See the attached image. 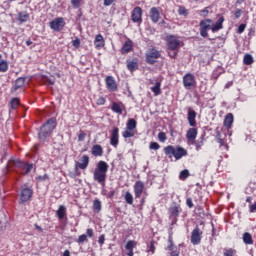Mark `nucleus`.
<instances>
[{"label": "nucleus", "mask_w": 256, "mask_h": 256, "mask_svg": "<svg viewBox=\"0 0 256 256\" xmlns=\"http://www.w3.org/2000/svg\"><path fill=\"white\" fill-rule=\"evenodd\" d=\"M109 172V164L103 160H100L96 168L93 172V179L98 183V185H101L102 187H105V183H107V173Z\"/></svg>", "instance_id": "nucleus-2"}, {"label": "nucleus", "mask_w": 256, "mask_h": 256, "mask_svg": "<svg viewBox=\"0 0 256 256\" xmlns=\"http://www.w3.org/2000/svg\"><path fill=\"white\" fill-rule=\"evenodd\" d=\"M65 27V20L62 17L55 18L50 22V29L53 31H61Z\"/></svg>", "instance_id": "nucleus-15"}, {"label": "nucleus", "mask_w": 256, "mask_h": 256, "mask_svg": "<svg viewBox=\"0 0 256 256\" xmlns=\"http://www.w3.org/2000/svg\"><path fill=\"white\" fill-rule=\"evenodd\" d=\"M86 134L83 131H80L78 135V141H85Z\"/></svg>", "instance_id": "nucleus-62"}, {"label": "nucleus", "mask_w": 256, "mask_h": 256, "mask_svg": "<svg viewBox=\"0 0 256 256\" xmlns=\"http://www.w3.org/2000/svg\"><path fill=\"white\" fill-rule=\"evenodd\" d=\"M20 104H21V100L19 98H12L10 102L11 109L13 110L17 109V107H19Z\"/></svg>", "instance_id": "nucleus-43"}, {"label": "nucleus", "mask_w": 256, "mask_h": 256, "mask_svg": "<svg viewBox=\"0 0 256 256\" xmlns=\"http://www.w3.org/2000/svg\"><path fill=\"white\" fill-rule=\"evenodd\" d=\"M123 103H117V102H112L111 109L113 113H117L118 115H123Z\"/></svg>", "instance_id": "nucleus-28"}, {"label": "nucleus", "mask_w": 256, "mask_h": 256, "mask_svg": "<svg viewBox=\"0 0 256 256\" xmlns=\"http://www.w3.org/2000/svg\"><path fill=\"white\" fill-rule=\"evenodd\" d=\"M182 83L185 89H193L197 87V80L192 73H186L183 76Z\"/></svg>", "instance_id": "nucleus-8"}, {"label": "nucleus", "mask_w": 256, "mask_h": 256, "mask_svg": "<svg viewBox=\"0 0 256 256\" xmlns=\"http://www.w3.org/2000/svg\"><path fill=\"white\" fill-rule=\"evenodd\" d=\"M137 247V241L135 240H129L126 245L125 249L128 251L126 253L127 256H134L135 253L133 252V249Z\"/></svg>", "instance_id": "nucleus-23"}, {"label": "nucleus", "mask_w": 256, "mask_h": 256, "mask_svg": "<svg viewBox=\"0 0 256 256\" xmlns=\"http://www.w3.org/2000/svg\"><path fill=\"white\" fill-rule=\"evenodd\" d=\"M56 215L59 221H62V219H65V215H67V208L63 205H60L58 210L56 211Z\"/></svg>", "instance_id": "nucleus-30"}, {"label": "nucleus", "mask_w": 256, "mask_h": 256, "mask_svg": "<svg viewBox=\"0 0 256 256\" xmlns=\"http://www.w3.org/2000/svg\"><path fill=\"white\" fill-rule=\"evenodd\" d=\"M186 205L189 209H193V199L191 197L186 199Z\"/></svg>", "instance_id": "nucleus-56"}, {"label": "nucleus", "mask_w": 256, "mask_h": 256, "mask_svg": "<svg viewBox=\"0 0 256 256\" xmlns=\"http://www.w3.org/2000/svg\"><path fill=\"white\" fill-rule=\"evenodd\" d=\"M29 13L28 12H19L17 16V21L20 23H27L29 21Z\"/></svg>", "instance_id": "nucleus-31"}, {"label": "nucleus", "mask_w": 256, "mask_h": 256, "mask_svg": "<svg viewBox=\"0 0 256 256\" xmlns=\"http://www.w3.org/2000/svg\"><path fill=\"white\" fill-rule=\"evenodd\" d=\"M202 239H203V231H201V228L196 226L191 233L190 241L192 245H199Z\"/></svg>", "instance_id": "nucleus-12"}, {"label": "nucleus", "mask_w": 256, "mask_h": 256, "mask_svg": "<svg viewBox=\"0 0 256 256\" xmlns=\"http://www.w3.org/2000/svg\"><path fill=\"white\" fill-rule=\"evenodd\" d=\"M193 144L196 147V151H201L203 145H205V135H202L197 141L194 140Z\"/></svg>", "instance_id": "nucleus-32"}, {"label": "nucleus", "mask_w": 256, "mask_h": 256, "mask_svg": "<svg viewBox=\"0 0 256 256\" xmlns=\"http://www.w3.org/2000/svg\"><path fill=\"white\" fill-rule=\"evenodd\" d=\"M187 121L190 127H197V112L195 110L188 108Z\"/></svg>", "instance_id": "nucleus-20"}, {"label": "nucleus", "mask_w": 256, "mask_h": 256, "mask_svg": "<svg viewBox=\"0 0 256 256\" xmlns=\"http://www.w3.org/2000/svg\"><path fill=\"white\" fill-rule=\"evenodd\" d=\"M133 51V41L128 39L121 48L122 55H127V53H131Z\"/></svg>", "instance_id": "nucleus-24"}, {"label": "nucleus", "mask_w": 256, "mask_h": 256, "mask_svg": "<svg viewBox=\"0 0 256 256\" xmlns=\"http://www.w3.org/2000/svg\"><path fill=\"white\" fill-rule=\"evenodd\" d=\"M73 47L76 49H79L81 47V40L79 38H76L72 41Z\"/></svg>", "instance_id": "nucleus-52"}, {"label": "nucleus", "mask_w": 256, "mask_h": 256, "mask_svg": "<svg viewBox=\"0 0 256 256\" xmlns=\"http://www.w3.org/2000/svg\"><path fill=\"white\" fill-rule=\"evenodd\" d=\"M224 256H235L237 255V250L233 248H225L223 252Z\"/></svg>", "instance_id": "nucleus-40"}, {"label": "nucleus", "mask_w": 256, "mask_h": 256, "mask_svg": "<svg viewBox=\"0 0 256 256\" xmlns=\"http://www.w3.org/2000/svg\"><path fill=\"white\" fill-rule=\"evenodd\" d=\"M191 174L189 173V170L185 169L182 170L179 174V180L185 181Z\"/></svg>", "instance_id": "nucleus-42"}, {"label": "nucleus", "mask_w": 256, "mask_h": 256, "mask_svg": "<svg viewBox=\"0 0 256 256\" xmlns=\"http://www.w3.org/2000/svg\"><path fill=\"white\" fill-rule=\"evenodd\" d=\"M255 60L253 59V56L251 54H245L243 58L244 65H253Z\"/></svg>", "instance_id": "nucleus-37"}, {"label": "nucleus", "mask_w": 256, "mask_h": 256, "mask_svg": "<svg viewBox=\"0 0 256 256\" xmlns=\"http://www.w3.org/2000/svg\"><path fill=\"white\" fill-rule=\"evenodd\" d=\"M149 149L153 151H159V149H161V145H159V143L157 142H151L149 145Z\"/></svg>", "instance_id": "nucleus-47"}, {"label": "nucleus", "mask_w": 256, "mask_h": 256, "mask_svg": "<svg viewBox=\"0 0 256 256\" xmlns=\"http://www.w3.org/2000/svg\"><path fill=\"white\" fill-rule=\"evenodd\" d=\"M113 3H115V0H104L103 5L104 7H110Z\"/></svg>", "instance_id": "nucleus-60"}, {"label": "nucleus", "mask_w": 256, "mask_h": 256, "mask_svg": "<svg viewBox=\"0 0 256 256\" xmlns=\"http://www.w3.org/2000/svg\"><path fill=\"white\" fill-rule=\"evenodd\" d=\"M169 212L171 217H174L175 219H177V217H179V214L181 213V207L179 206L170 207Z\"/></svg>", "instance_id": "nucleus-33"}, {"label": "nucleus", "mask_w": 256, "mask_h": 256, "mask_svg": "<svg viewBox=\"0 0 256 256\" xmlns=\"http://www.w3.org/2000/svg\"><path fill=\"white\" fill-rule=\"evenodd\" d=\"M94 45L96 49H101V47H105V39L103 38V35L97 34L95 36Z\"/></svg>", "instance_id": "nucleus-27"}, {"label": "nucleus", "mask_w": 256, "mask_h": 256, "mask_svg": "<svg viewBox=\"0 0 256 256\" xmlns=\"http://www.w3.org/2000/svg\"><path fill=\"white\" fill-rule=\"evenodd\" d=\"M145 189V183L143 181L138 180L134 184V195L135 199H141V195H143V191Z\"/></svg>", "instance_id": "nucleus-17"}, {"label": "nucleus", "mask_w": 256, "mask_h": 256, "mask_svg": "<svg viewBox=\"0 0 256 256\" xmlns=\"http://www.w3.org/2000/svg\"><path fill=\"white\" fill-rule=\"evenodd\" d=\"M43 81H44V83H48V85H55V81H56V79H55V76H45L44 78H43Z\"/></svg>", "instance_id": "nucleus-45"}, {"label": "nucleus", "mask_w": 256, "mask_h": 256, "mask_svg": "<svg viewBox=\"0 0 256 256\" xmlns=\"http://www.w3.org/2000/svg\"><path fill=\"white\" fill-rule=\"evenodd\" d=\"M14 165L15 167H17V169H20L21 171H25L24 173H22V175H29V173H31V171L33 170V164H30L25 161L16 160L14 162Z\"/></svg>", "instance_id": "nucleus-11"}, {"label": "nucleus", "mask_w": 256, "mask_h": 256, "mask_svg": "<svg viewBox=\"0 0 256 256\" xmlns=\"http://www.w3.org/2000/svg\"><path fill=\"white\" fill-rule=\"evenodd\" d=\"M132 23H137L141 25L143 23V9L139 6H136L131 12Z\"/></svg>", "instance_id": "nucleus-9"}, {"label": "nucleus", "mask_w": 256, "mask_h": 256, "mask_svg": "<svg viewBox=\"0 0 256 256\" xmlns=\"http://www.w3.org/2000/svg\"><path fill=\"white\" fill-rule=\"evenodd\" d=\"M198 15H200V17H207L209 15V7L198 10Z\"/></svg>", "instance_id": "nucleus-48"}, {"label": "nucleus", "mask_w": 256, "mask_h": 256, "mask_svg": "<svg viewBox=\"0 0 256 256\" xmlns=\"http://www.w3.org/2000/svg\"><path fill=\"white\" fill-rule=\"evenodd\" d=\"M198 133L199 131L197 130V128H189L186 132V139L188 143H191V145H193V143H195V139H197Z\"/></svg>", "instance_id": "nucleus-19"}, {"label": "nucleus", "mask_w": 256, "mask_h": 256, "mask_svg": "<svg viewBox=\"0 0 256 256\" xmlns=\"http://www.w3.org/2000/svg\"><path fill=\"white\" fill-rule=\"evenodd\" d=\"M155 240H151L149 244H147L146 251L147 253H151L155 255L156 247H155Z\"/></svg>", "instance_id": "nucleus-36"}, {"label": "nucleus", "mask_w": 256, "mask_h": 256, "mask_svg": "<svg viewBox=\"0 0 256 256\" xmlns=\"http://www.w3.org/2000/svg\"><path fill=\"white\" fill-rule=\"evenodd\" d=\"M86 234L80 235L77 239V243H79L80 245L83 243H87V241H89V239H87V237L91 238V237H93V235H95V233L93 232V228H88L86 230Z\"/></svg>", "instance_id": "nucleus-21"}, {"label": "nucleus", "mask_w": 256, "mask_h": 256, "mask_svg": "<svg viewBox=\"0 0 256 256\" xmlns=\"http://www.w3.org/2000/svg\"><path fill=\"white\" fill-rule=\"evenodd\" d=\"M241 15H243V10H241V9H237L234 13L235 19H239L241 17Z\"/></svg>", "instance_id": "nucleus-58"}, {"label": "nucleus", "mask_w": 256, "mask_h": 256, "mask_svg": "<svg viewBox=\"0 0 256 256\" xmlns=\"http://www.w3.org/2000/svg\"><path fill=\"white\" fill-rule=\"evenodd\" d=\"M224 127H226V129H231V127H233V114L232 113H228L225 118H224Z\"/></svg>", "instance_id": "nucleus-29"}, {"label": "nucleus", "mask_w": 256, "mask_h": 256, "mask_svg": "<svg viewBox=\"0 0 256 256\" xmlns=\"http://www.w3.org/2000/svg\"><path fill=\"white\" fill-rule=\"evenodd\" d=\"M124 199L128 205H133V194L127 191L124 195Z\"/></svg>", "instance_id": "nucleus-41"}, {"label": "nucleus", "mask_w": 256, "mask_h": 256, "mask_svg": "<svg viewBox=\"0 0 256 256\" xmlns=\"http://www.w3.org/2000/svg\"><path fill=\"white\" fill-rule=\"evenodd\" d=\"M91 155L93 157H103V147L99 144H95L91 148Z\"/></svg>", "instance_id": "nucleus-25"}, {"label": "nucleus", "mask_w": 256, "mask_h": 256, "mask_svg": "<svg viewBox=\"0 0 256 256\" xmlns=\"http://www.w3.org/2000/svg\"><path fill=\"white\" fill-rule=\"evenodd\" d=\"M49 179V174H44L43 176H37L36 181L42 182V181H47Z\"/></svg>", "instance_id": "nucleus-54"}, {"label": "nucleus", "mask_w": 256, "mask_h": 256, "mask_svg": "<svg viewBox=\"0 0 256 256\" xmlns=\"http://www.w3.org/2000/svg\"><path fill=\"white\" fill-rule=\"evenodd\" d=\"M217 143H219L220 147H223L225 145V140H223V138L217 136Z\"/></svg>", "instance_id": "nucleus-63"}, {"label": "nucleus", "mask_w": 256, "mask_h": 256, "mask_svg": "<svg viewBox=\"0 0 256 256\" xmlns=\"http://www.w3.org/2000/svg\"><path fill=\"white\" fill-rule=\"evenodd\" d=\"M158 140L160 143H165L167 141V134H165V132H160L158 134Z\"/></svg>", "instance_id": "nucleus-49"}, {"label": "nucleus", "mask_w": 256, "mask_h": 256, "mask_svg": "<svg viewBox=\"0 0 256 256\" xmlns=\"http://www.w3.org/2000/svg\"><path fill=\"white\" fill-rule=\"evenodd\" d=\"M166 45L168 47V51H179V49L183 47V43L179 40V37L175 35L166 36Z\"/></svg>", "instance_id": "nucleus-5"}, {"label": "nucleus", "mask_w": 256, "mask_h": 256, "mask_svg": "<svg viewBox=\"0 0 256 256\" xmlns=\"http://www.w3.org/2000/svg\"><path fill=\"white\" fill-rule=\"evenodd\" d=\"M93 210L96 211V213H99V211H101V200L99 199L94 200Z\"/></svg>", "instance_id": "nucleus-44"}, {"label": "nucleus", "mask_w": 256, "mask_h": 256, "mask_svg": "<svg viewBox=\"0 0 256 256\" xmlns=\"http://www.w3.org/2000/svg\"><path fill=\"white\" fill-rule=\"evenodd\" d=\"M57 127V118L52 117L48 119L40 128V131L38 133V139L40 141H45L47 137H50V135L55 131V128Z\"/></svg>", "instance_id": "nucleus-3"}, {"label": "nucleus", "mask_w": 256, "mask_h": 256, "mask_svg": "<svg viewBox=\"0 0 256 256\" xmlns=\"http://www.w3.org/2000/svg\"><path fill=\"white\" fill-rule=\"evenodd\" d=\"M161 58V51L157 50L156 48H151L146 53V63L148 65H155L157 59Z\"/></svg>", "instance_id": "nucleus-7"}, {"label": "nucleus", "mask_w": 256, "mask_h": 256, "mask_svg": "<svg viewBox=\"0 0 256 256\" xmlns=\"http://www.w3.org/2000/svg\"><path fill=\"white\" fill-rule=\"evenodd\" d=\"M105 103H107V99L103 96H100L97 100H96V105L98 106H102L105 105Z\"/></svg>", "instance_id": "nucleus-50"}, {"label": "nucleus", "mask_w": 256, "mask_h": 256, "mask_svg": "<svg viewBox=\"0 0 256 256\" xmlns=\"http://www.w3.org/2000/svg\"><path fill=\"white\" fill-rule=\"evenodd\" d=\"M164 153L166 157L169 159L175 158L176 161H179V159H183V157H187L189 153L187 152V149L181 147V146H173V145H168L164 147Z\"/></svg>", "instance_id": "nucleus-4"}, {"label": "nucleus", "mask_w": 256, "mask_h": 256, "mask_svg": "<svg viewBox=\"0 0 256 256\" xmlns=\"http://www.w3.org/2000/svg\"><path fill=\"white\" fill-rule=\"evenodd\" d=\"M98 243H99V245H104L105 244V234H101L99 236Z\"/></svg>", "instance_id": "nucleus-59"}, {"label": "nucleus", "mask_w": 256, "mask_h": 256, "mask_svg": "<svg viewBox=\"0 0 256 256\" xmlns=\"http://www.w3.org/2000/svg\"><path fill=\"white\" fill-rule=\"evenodd\" d=\"M172 52H168V55L171 59H176L178 53H179V50H170Z\"/></svg>", "instance_id": "nucleus-55"}, {"label": "nucleus", "mask_w": 256, "mask_h": 256, "mask_svg": "<svg viewBox=\"0 0 256 256\" xmlns=\"http://www.w3.org/2000/svg\"><path fill=\"white\" fill-rule=\"evenodd\" d=\"M24 85H25V78L23 77L18 78L15 81L13 87L11 88V93H15L18 89H22Z\"/></svg>", "instance_id": "nucleus-26"}, {"label": "nucleus", "mask_w": 256, "mask_h": 256, "mask_svg": "<svg viewBox=\"0 0 256 256\" xmlns=\"http://www.w3.org/2000/svg\"><path fill=\"white\" fill-rule=\"evenodd\" d=\"M245 29H247V24H240L237 29L238 35H241L242 33H244Z\"/></svg>", "instance_id": "nucleus-51"}, {"label": "nucleus", "mask_w": 256, "mask_h": 256, "mask_svg": "<svg viewBox=\"0 0 256 256\" xmlns=\"http://www.w3.org/2000/svg\"><path fill=\"white\" fill-rule=\"evenodd\" d=\"M110 145L115 149L119 146V128L117 127H114L110 133Z\"/></svg>", "instance_id": "nucleus-16"}, {"label": "nucleus", "mask_w": 256, "mask_h": 256, "mask_svg": "<svg viewBox=\"0 0 256 256\" xmlns=\"http://www.w3.org/2000/svg\"><path fill=\"white\" fill-rule=\"evenodd\" d=\"M211 23H213V20L209 18L200 21L199 31L201 37L209 38L208 31H212V33H217V31H221V29H223V23H225V17L221 16L213 26H211Z\"/></svg>", "instance_id": "nucleus-1"}, {"label": "nucleus", "mask_w": 256, "mask_h": 256, "mask_svg": "<svg viewBox=\"0 0 256 256\" xmlns=\"http://www.w3.org/2000/svg\"><path fill=\"white\" fill-rule=\"evenodd\" d=\"M175 249V244L173 243V234L168 236V246L166 248L167 251H172Z\"/></svg>", "instance_id": "nucleus-39"}, {"label": "nucleus", "mask_w": 256, "mask_h": 256, "mask_svg": "<svg viewBox=\"0 0 256 256\" xmlns=\"http://www.w3.org/2000/svg\"><path fill=\"white\" fill-rule=\"evenodd\" d=\"M243 242L245 243V245H253V236H251L249 232H245L243 234Z\"/></svg>", "instance_id": "nucleus-35"}, {"label": "nucleus", "mask_w": 256, "mask_h": 256, "mask_svg": "<svg viewBox=\"0 0 256 256\" xmlns=\"http://www.w3.org/2000/svg\"><path fill=\"white\" fill-rule=\"evenodd\" d=\"M149 15L152 23H159V19H161V8L152 7L149 11Z\"/></svg>", "instance_id": "nucleus-18"}, {"label": "nucleus", "mask_w": 256, "mask_h": 256, "mask_svg": "<svg viewBox=\"0 0 256 256\" xmlns=\"http://www.w3.org/2000/svg\"><path fill=\"white\" fill-rule=\"evenodd\" d=\"M89 167V157L87 155H83L80 159V162L75 163V171L76 174H72L71 177H77L79 175V169L85 170Z\"/></svg>", "instance_id": "nucleus-10"}, {"label": "nucleus", "mask_w": 256, "mask_h": 256, "mask_svg": "<svg viewBox=\"0 0 256 256\" xmlns=\"http://www.w3.org/2000/svg\"><path fill=\"white\" fill-rule=\"evenodd\" d=\"M105 85L108 91L111 93H115V91L119 90V84H117V81H115L113 76H106Z\"/></svg>", "instance_id": "nucleus-13"}, {"label": "nucleus", "mask_w": 256, "mask_h": 256, "mask_svg": "<svg viewBox=\"0 0 256 256\" xmlns=\"http://www.w3.org/2000/svg\"><path fill=\"white\" fill-rule=\"evenodd\" d=\"M127 69L130 71V73H133L134 71H137L139 69V60L137 58H134L132 60H127Z\"/></svg>", "instance_id": "nucleus-22"}, {"label": "nucleus", "mask_w": 256, "mask_h": 256, "mask_svg": "<svg viewBox=\"0 0 256 256\" xmlns=\"http://www.w3.org/2000/svg\"><path fill=\"white\" fill-rule=\"evenodd\" d=\"M155 97L161 95V82H156L153 87L150 88Z\"/></svg>", "instance_id": "nucleus-34"}, {"label": "nucleus", "mask_w": 256, "mask_h": 256, "mask_svg": "<svg viewBox=\"0 0 256 256\" xmlns=\"http://www.w3.org/2000/svg\"><path fill=\"white\" fill-rule=\"evenodd\" d=\"M248 37L249 39H252V37H255V28L248 29Z\"/></svg>", "instance_id": "nucleus-57"}, {"label": "nucleus", "mask_w": 256, "mask_h": 256, "mask_svg": "<svg viewBox=\"0 0 256 256\" xmlns=\"http://www.w3.org/2000/svg\"><path fill=\"white\" fill-rule=\"evenodd\" d=\"M179 15H184V17H187L189 15V11L184 6H180L178 9Z\"/></svg>", "instance_id": "nucleus-46"}, {"label": "nucleus", "mask_w": 256, "mask_h": 256, "mask_svg": "<svg viewBox=\"0 0 256 256\" xmlns=\"http://www.w3.org/2000/svg\"><path fill=\"white\" fill-rule=\"evenodd\" d=\"M135 129H137V120L130 118L126 123V130L122 132V137L124 139H129L135 137Z\"/></svg>", "instance_id": "nucleus-6"}, {"label": "nucleus", "mask_w": 256, "mask_h": 256, "mask_svg": "<svg viewBox=\"0 0 256 256\" xmlns=\"http://www.w3.org/2000/svg\"><path fill=\"white\" fill-rule=\"evenodd\" d=\"M71 4L74 9H79L81 7V0H71Z\"/></svg>", "instance_id": "nucleus-53"}, {"label": "nucleus", "mask_w": 256, "mask_h": 256, "mask_svg": "<svg viewBox=\"0 0 256 256\" xmlns=\"http://www.w3.org/2000/svg\"><path fill=\"white\" fill-rule=\"evenodd\" d=\"M7 71H9V64L7 61L2 60L0 62V73H7Z\"/></svg>", "instance_id": "nucleus-38"}, {"label": "nucleus", "mask_w": 256, "mask_h": 256, "mask_svg": "<svg viewBox=\"0 0 256 256\" xmlns=\"http://www.w3.org/2000/svg\"><path fill=\"white\" fill-rule=\"evenodd\" d=\"M33 197V189L31 188H21L20 190V202L27 203V201H31Z\"/></svg>", "instance_id": "nucleus-14"}, {"label": "nucleus", "mask_w": 256, "mask_h": 256, "mask_svg": "<svg viewBox=\"0 0 256 256\" xmlns=\"http://www.w3.org/2000/svg\"><path fill=\"white\" fill-rule=\"evenodd\" d=\"M249 212L250 213H256V202H254L253 204H250Z\"/></svg>", "instance_id": "nucleus-61"}, {"label": "nucleus", "mask_w": 256, "mask_h": 256, "mask_svg": "<svg viewBox=\"0 0 256 256\" xmlns=\"http://www.w3.org/2000/svg\"><path fill=\"white\" fill-rule=\"evenodd\" d=\"M170 256H179V250H174L170 253Z\"/></svg>", "instance_id": "nucleus-64"}]
</instances>
